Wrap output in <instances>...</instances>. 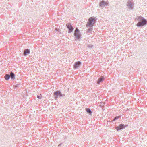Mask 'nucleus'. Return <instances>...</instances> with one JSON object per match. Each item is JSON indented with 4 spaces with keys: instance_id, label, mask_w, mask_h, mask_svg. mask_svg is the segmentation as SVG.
Returning a JSON list of instances; mask_svg holds the SVG:
<instances>
[{
    "instance_id": "nucleus-1",
    "label": "nucleus",
    "mask_w": 147,
    "mask_h": 147,
    "mask_svg": "<svg viewBox=\"0 0 147 147\" xmlns=\"http://www.w3.org/2000/svg\"><path fill=\"white\" fill-rule=\"evenodd\" d=\"M136 20L139 21L136 25L138 27L143 26L145 25L147 23V21L142 17H138L136 19Z\"/></svg>"
},
{
    "instance_id": "nucleus-2",
    "label": "nucleus",
    "mask_w": 147,
    "mask_h": 147,
    "mask_svg": "<svg viewBox=\"0 0 147 147\" xmlns=\"http://www.w3.org/2000/svg\"><path fill=\"white\" fill-rule=\"evenodd\" d=\"M96 20L94 17L90 18L88 20V21L87 24V26L92 27L93 26L95 23Z\"/></svg>"
},
{
    "instance_id": "nucleus-3",
    "label": "nucleus",
    "mask_w": 147,
    "mask_h": 147,
    "mask_svg": "<svg viewBox=\"0 0 147 147\" xmlns=\"http://www.w3.org/2000/svg\"><path fill=\"white\" fill-rule=\"evenodd\" d=\"M74 35L76 38L77 39H79L81 36V34L80 33L79 30L77 28H76L75 31Z\"/></svg>"
},
{
    "instance_id": "nucleus-4",
    "label": "nucleus",
    "mask_w": 147,
    "mask_h": 147,
    "mask_svg": "<svg viewBox=\"0 0 147 147\" xmlns=\"http://www.w3.org/2000/svg\"><path fill=\"white\" fill-rule=\"evenodd\" d=\"M67 28L69 29L68 33H70L73 31V28L71 24L68 23L66 25Z\"/></svg>"
},
{
    "instance_id": "nucleus-5",
    "label": "nucleus",
    "mask_w": 147,
    "mask_h": 147,
    "mask_svg": "<svg viewBox=\"0 0 147 147\" xmlns=\"http://www.w3.org/2000/svg\"><path fill=\"white\" fill-rule=\"evenodd\" d=\"M54 96L57 99L58 96L61 97L62 94L59 91H57L54 93Z\"/></svg>"
},
{
    "instance_id": "nucleus-6",
    "label": "nucleus",
    "mask_w": 147,
    "mask_h": 147,
    "mask_svg": "<svg viewBox=\"0 0 147 147\" xmlns=\"http://www.w3.org/2000/svg\"><path fill=\"white\" fill-rule=\"evenodd\" d=\"M125 126L123 124H121L119 125L118 127H116V129H117V131H118L119 130H120L123 128H124Z\"/></svg>"
},
{
    "instance_id": "nucleus-7",
    "label": "nucleus",
    "mask_w": 147,
    "mask_h": 147,
    "mask_svg": "<svg viewBox=\"0 0 147 147\" xmlns=\"http://www.w3.org/2000/svg\"><path fill=\"white\" fill-rule=\"evenodd\" d=\"M80 64L81 63L80 62L78 61L76 62L74 65V67L75 68L78 67L80 66Z\"/></svg>"
},
{
    "instance_id": "nucleus-8",
    "label": "nucleus",
    "mask_w": 147,
    "mask_h": 147,
    "mask_svg": "<svg viewBox=\"0 0 147 147\" xmlns=\"http://www.w3.org/2000/svg\"><path fill=\"white\" fill-rule=\"evenodd\" d=\"M30 53V51L28 49H26L24 50V53L25 55L26 56L27 55V54H29Z\"/></svg>"
},
{
    "instance_id": "nucleus-9",
    "label": "nucleus",
    "mask_w": 147,
    "mask_h": 147,
    "mask_svg": "<svg viewBox=\"0 0 147 147\" xmlns=\"http://www.w3.org/2000/svg\"><path fill=\"white\" fill-rule=\"evenodd\" d=\"M104 80V78L103 77H102L100 78L98 81H97V83L98 84H99L100 82H103V80Z\"/></svg>"
},
{
    "instance_id": "nucleus-10",
    "label": "nucleus",
    "mask_w": 147,
    "mask_h": 147,
    "mask_svg": "<svg viewBox=\"0 0 147 147\" xmlns=\"http://www.w3.org/2000/svg\"><path fill=\"white\" fill-rule=\"evenodd\" d=\"M107 3L103 1H101L100 3V5L102 6L106 5H107Z\"/></svg>"
},
{
    "instance_id": "nucleus-11",
    "label": "nucleus",
    "mask_w": 147,
    "mask_h": 147,
    "mask_svg": "<svg viewBox=\"0 0 147 147\" xmlns=\"http://www.w3.org/2000/svg\"><path fill=\"white\" fill-rule=\"evenodd\" d=\"M10 78V76L8 74H6L4 76V78L6 80H8Z\"/></svg>"
},
{
    "instance_id": "nucleus-12",
    "label": "nucleus",
    "mask_w": 147,
    "mask_h": 147,
    "mask_svg": "<svg viewBox=\"0 0 147 147\" xmlns=\"http://www.w3.org/2000/svg\"><path fill=\"white\" fill-rule=\"evenodd\" d=\"M10 77L11 76L12 79H15V76L14 74L12 72H11L10 74Z\"/></svg>"
},
{
    "instance_id": "nucleus-13",
    "label": "nucleus",
    "mask_w": 147,
    "mask_h": 147,
    "mask_svg": "<svg viewBox=\"0 0 147 147\" xmlns=\"http://www.w3.org/2000/svg\"><path fill=\"white\" fill-rule=\"evenodd\" d=\"M86 110L87 111V112L91 114L92 113L91 111H90V109H89L87 108L86 109Z\"/></svg>"
},
{
    "instance_id": "nucleus-14",
    "label": "nucleus",
    "mask_w": 147,
    "mask_h": 147,
    "mask_svg": "<svg viewBox=\"0 0 147 147\" xmlns=\"http://www.w3.org/2000/svg\"><path fill=\"white\" fill-rule=\"evenodd\" d=\"M120 117V116H118L117 117H115L114 119H113V121H114L116 119H118Z\"/></svg>"
},
{
    "instance_id": "nucleus-15",
    "label": "nucleus",
    "mask_w": 147,
    "mask_h": 147,
    "mask_svg": "<svg viewBox=\"0 0 147 147\" xmlns=\"http://www.w3.org/2000/svg\"><path fill=\"white\" fill-rule=\"evenodd\" d=\"M37 97L39 99H41L42 98V96L41 95L40 96H37Z\"/></svg>"
}]
</instances>
